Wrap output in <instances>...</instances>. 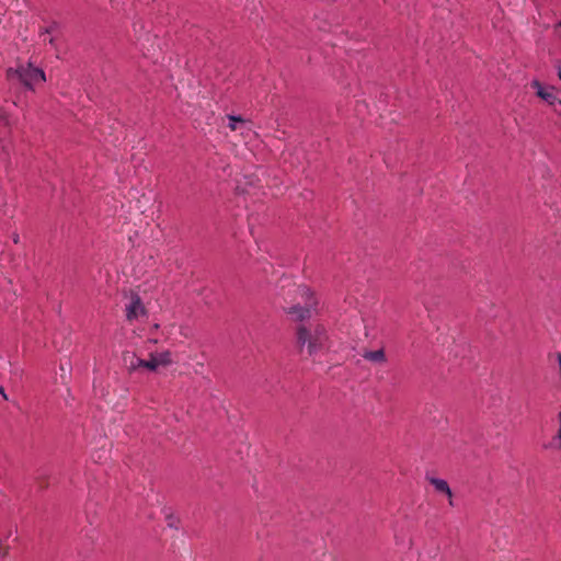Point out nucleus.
I'll return each mask as SVG.
<instances>
[{
	"label": "nucleus",
	"mask_w": 561,
	"mask_h": 561,
	"mask_svg": "<svg viewBox=\"0 0 561 561\" xmlns=\"http://www.w3.org/2000/svg\"><path fill=\"white\" fill-rule=\"evenodd\" d=\"M296 343L301 354L314 357L330 348V336L322 323H301L296 328Z\"/></svg>",
	"instance_id": "obj_1"
},
{
	"label": "nucleus",
	"mask_w": 561,
	"mask_h": 561,
	"mask_svg": "<svg viewBox=\"0 0 561 561\" xmlns=\"http://www.w3.org/2000/svg\"><path fill=\"white\" fill-rule=\"evenodd\" d=\"M319 299L316 293L305 285L296 289L295 304L285 309L286 314L294 322L300 324L318 314Z\"/></svg>",
	"instance_id": "obj_2"
},
{
	"label": "nucleus",
	"mask_w": 561,
	"mask_h": 561,
	"mask_svg": "<svg viewBox=\"0 0 561 561\" xmlns=\"http://www.w3.org/2000/svg\"><path fill=\"white\" fill-rule=\"evenodd\" d=\"M8 78H16L25 88L34 90V88L46 81L43 69L33 66L31 62L19 65L16 68L8 69Z\"/></svg>",
	"instance_id": "obj_3"
},
{
	"label": "nucleus",
	"mask_w": 561,
	"mask_h": 561,
	"mask_svg": "<svg viewBox=\"0 0 561 561\" xmlns=\"http://www.w3.org/2000/svg\"><path fill=\"white\" fill-rule=\"evenodd\" d=\"M125 362L129 373L136 371L138 368H147L150 371H156L160 366H169L172 363V354L170 351L156 354L151 353L148 359H141L131 354L129 360L125 357Z\"/></svg>",
	"instance_id": "obj_4"
},
{
	"label": "nucleus",
	"mask_w": 561,
	"mask_h": 561,
	"mask_svg": "<svg viewBox=\"0 0 561 561\" xmlns=\"http://www.w3.org/2000/svg\"><path fill=\"white\" fill-rule=\"evenodd\" d=\"M147 313L146 307L138 294L131 293L125 305V316L128 321L138 320Z\"/></svg>",
	"instance_id": "obj_5"
},
{
	"label": "nucleus",
	"mask_w": 561,
	"mask_h": 561,
	"mask_svg": "<svg viewBox=\"0 0 561 561\" xmlns=\"http://www.w3.org/2000/svg\"><path fill=\"white\" fill-rule=\"evenodd\" d=\"M426 480L433 486L436 494L445 496L450 507L455 506L453 490L445 479L426 476Z\"/></svg>",
	"instance_id": "obj_6"
},
{
	"label": "nucleus",
	"mask_w": 561,
	"mask_h": 561,
	"mask_svg": "<svg viewBox=\"0 0 561 561\" xmlns=\"http://www.w3.org/2000/svg\"><path fill=\"white\" fill-rule=\"evenodd\" d=\"M14 122L8 111L0 107V141L5 139L10 134Z\"/></svg>",
	"instance_id": "obj_7"
},
{
	"label": "nucleus",
	"mask_w": 561,
	"mask_h": 561,
	"mask_svg": "<svg viewBox=\"0 0 561 561\" xmlns=\"http://www.w3.org/2000/svg\"><path fill=\"white\" fill-rule=\"evenodd\" d=\"M539 98L552 106L554 111H558L557 105H561V100L558 99L551 87L547 88Z\"/></svg>",
	"instance_id": "obj_8"
},
{
	"label": "nucleus",
	"mask_w": 561,
	"mask_h": 561,
	"mask_svg": "<svg viewBox=\"0 0 561 561\" xmlns=\"http://www.w3.org/2000/svg\"><path fill=\"white\" fill-rule=\"evenodd\" d=\"M363 357L368 362L378 364H382L386 362V354L382 348L376 351H366L364 352Z\"/></svg>",
	"instance_id": "obj_9"
},
{
	"label": "nucleus",
	"mask_w": 561,
	"mask_h": 561,
	"mask_svg": "<svg viewBox=\"0 0 561 561\" xmlns=\"http://www.w3.org/2000/svg\"><path fill=\"white\" fill-rule=\"evenodd\" d=\"M58 28H59V26L56 23H53L48 27H46L45 31L41 33L43 41L48 42L50 45H54L55 37L53 36V34L56 33L58 31Z\"/></svg>",
	"instance_id": "obj_10"
},
{
	"label": "nucleus",
	"mask_w": 561,
	"mask_h": 561,
	"mask_svg": "<svg viewBox=\"0 0 561 561\" xmlns=\"http://www.w3.org/2000/svg\"><path fill=\"white\" fill-rule=\"evenodd\" d=\"M557 417H558V428H557L556 434L552 437L551 444L556 449L561 450V411L558 413Z\"/></svg>",
	"instance_id": "obj_11"
},
{
	"label": "nucleus",
	"mask_w": 561,
	"mask_h": 561,
	"mask_svg": "<svg viewBox=\"0 0 561 561\" xmlns=\"http://www.w3.org/2000/svg\"><path fill=\"white\" fill-rule=\"evenodd\" d=\"M165 523L169 528L179 529L181 526V519L178 515L169 513L165 515Z\"/></svg>",
	"instance_id": "obj_12"
},
{
	"label": "nucleus",
	"mask_w": 561,
	"mask_h": 561,
	"mask_svg": "<svg viewBox=\"0 0 561 561\" xmlns=\"http://www.w3.org/2000/svg\"><path fill=\"white\" fill-rule=\"evenodd\" d=\"M228 127L231 129V130H237L238 126L237 124L238 123H243V118L241 116H237V115H228Z\"/></svg>",
	"instance_id": "obj_13"
},
{
	"label": "nucleus",
	"mask_w": 561,
	"mask_h": 561,
	"mask_svg": "<svg viewBox=\"0 0 561 561\" xmlns=\"http://www.w3.org/2000/svg\"><path fill=\"white\" fill-rule=\"evenodd\" d=\"M531 88L536 91L537 96L539 98L543 91H546V87H543L540 81L533 80L531 81Z\"/></svg>",
	"instance_id": "obj_14"
},
{
	"label": "nucleus",
	"mask_w": 561,
	"mask_h": 561,
	"mask_svg": "<svg viewBox=\"0 0 561 561\" xmlns=\"http://www.w3.org/2000/svg\"><path fill=\"white\" fill-rule=\"evenodd\" d=\"M553 32L558 37L561 38V20L554 24Z\"/></svg>",
	"instance_id": "obj_15"
},
{
	"label": "nucleus",
	"mask_w": 561,
	"mask_h": 561,
	"mask_svg": "<svg viewBox=\"0 0 561 561\" xmlns=\"http://www.w3.org/2000/svg\"><path fill=\"white\" fill-rule=\"evenodd\" d=\"M557 107H558V111H554V112L561 116V105H557Z\"/></svg>",
	"instance_id": "obj_16"
},
{
	"label": "nucleus",
	"mask_w": 561,
	"mask_h": 561,
	"mask_svg": "<svg viewBox=\"0 0 561 561\" xmlns=\"http://www.w3.org/2000/svg\"><path fill=\"white\" fill-rule=\"evenodd\" d=\"M13 241H14L15 243H18V241H19V237H18V236L13 237Z\"/></svg>",
	"instance_id": "obj_17"
},
{
	"label": "nucleus",
	"mask_w": 561,
	"mask_h": 561,
	"mask_svg": "<svg viewBox=\"0 0 561 561\" xmlns=\"http://www.w3.org/2000/svg\"><path fill=\"white\" fill-rule=\"evenodd\" d=\"M559 78L561 80V68L559 69Z\"/></svg>",
	"instance_id": "obj_18"
}]
</instances>
